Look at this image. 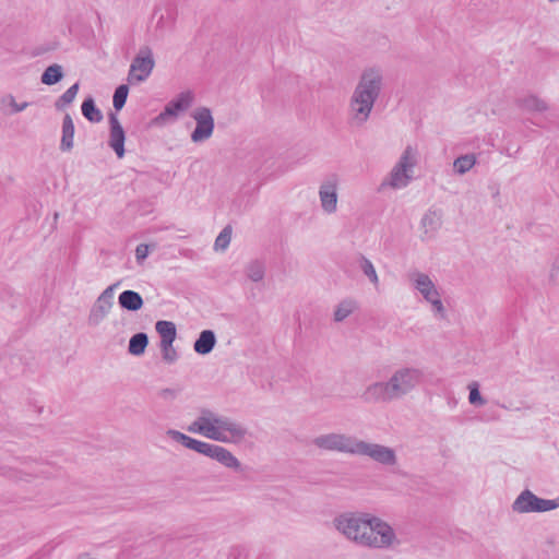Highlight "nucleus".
<instances>
[{
	"mask_svg": "<svg viewBox=\"0 0 559 559\" xmlns=\"http://www.w3.org/2000/svg\"><path fill=\"white\" fill-rule=\"evenodd\" d=\"M334 523L349 540L364 547L385 548L395 538L393 528L386 522L367 513L343 514Z\"/></svg>",
	"mask_w": 559,
	"mask_h": 559,
	"instance_id": "1",
	"label": "nucleus"
},
{
	"mask_svg": "<svg viewBox=\"0 0 559 559\" xmlns=\"http://www.w3.org/2000/svg\"><path fill=\"white\" fill-rule=\"evenodd\" d=\"M382 87L383 73L380 68L362 70L348 102V122L352 126L362 127L369 120Z\"/></svg>",
	"mask_w": 559,
	"mask_h": 559,
	"instance_id": "2",
	"label": "nucleus"
},
{
	"mask_svg": "<svg viewBox=\"0 0 559 559\" xmlns=\"http://www.w3.org/2000/svg\"><path fill=\"white\" fill-rule=\"evenodd\" d=\"M423 378L424 372L419 368H397L388 380L394 400L403 399L413 392L421 383Z\"/></svg>",
	"mask_w": 559,
	"mask_h": 559,
	"instance_id": "3",
	"label": "nucleus"
},
{
	"mask_svg": "<svg viewBox=\"0 0 559 559\" xmlns=\"http://www.w3.org/2000/svg\"><path fill=\"white\" fill-rule=\"evenodd\" d=\"M360 439L343 432H329L314 437L311 443L320 450L357 455Z\"/></svg>",
	"mask_w": 559,
	"mask_h": 559,
	"instance_id": "4",
	"label": "nucleus"
},
{
	"mask_svg": "<svg viewBox=\"0 0 559 559\" xmlns=\"http://www.w3.org/2000/svg\"><path fill=\"white\" fill-rule=\"evenodd\" d=\"M248 435V430L239 423L228 417L212 415V440L238 444Z\"/></svg>",
	"mask_w": 559,
	"mask_h": 559,
	"instance_id": "5",
	"label": "nucleus"
},
{
	"mask_svg": "<svg viewBox=\"0 0 559 559\" xmlns=\"http://www.w3.org/2000/svg\"><path fill=\"white\" fill-rule=\"evenodd\" d=\"M154 67L155 60L152 49L148 46H142L131 62L128 82L132 84L134 82L145 81L152 73Z\"/></svg>",
	"mask_w": 559,
	"mask_h": 559,
	"instance_id": "6",
	"label": "nucleus"
},
{
	"mask_svg": "<svg viewBox=\"0 0 559 559\" xmlns=\"http://www.w3.org/2000/svg\"><path fill=\"white\" fill-rule=\"evenodd\" d=\"M358 445L357 455L367 456L383 466H394L397 464V455L393 448L380 443L367 442L361 439Z\"/></svg>",
	"mask_w": 559,
	"mask_h": 559,
	"instance_id": "7",
	"label": "nucleus"
},
{
	"mask_svg": "<svg viewBox=\"0 0 559 559\" xmlns=\"http://www.w3.org/2000/svg\"><path fill=\"white\" fill-rule=\"evenodd\" d=\"M193 102V95L190 91L181 92L176 98L171 99L164 110L154 118V123L163 124L168 120H175L179 114L186 111Z\"/></svg>",
	"mask_w": 559,
	"mask_h": 559,
	"instance_id": "8",
	"label": "nucleus"
},
{
	"mask_svg": "<svg viewBox=\"0 0 559 559\" xmlns=\"http://www.w3.org/2000/svg\"><path fill=\"white\" fill-rule=\"evenodd\" d=\"M360 399L366 404L391 403L394 396L388 381H376L367 385Z\"/></svg>",
	"mask_w": 559,
	"mask_h": 559,
	"instance_id": "9",
	"label": "nucleus"
},
{
	"mask_svg": "<svg viewBox=\"0 0 559 559\" xmlns=\"http://www.w3.org/2000/svg\"><path fill=\"white\" fill-rule=\"evenodd\" d=\"M337 180L336 178H331L321 183L319 189V198L321 202L322 210L332 214L337 209Z\"/></svg>",
	"mask_w": 559,
	"mask_h": 559,
	"instance_id": "10",
	"label": "nucleus"
},
{
	"mask_svg": "<svg viewBox=\"0 0 559 559\" xmlns=\"http://www.w3.org/2000/svg\"><path fill=\"white\" fill-rule=\"evenodd\" d=\"M109 126H110V133H109V146L115 151L116 155L119 158H122L124 156V141H126V133L121 126V123L118 120V117L116 114L110 112L109 114Z\"/></svg>",
	"mask_w": 559,
	"mask_h": 559,
	"instance_id": "11",
	"label": "nucleus"
},
{
	"mask_svg": "<svg viewBox=\"0 0 559 559\" xmlns=\"http://www.w3.org/2000/svg\"><path fill=\"white\" fill-rule=\"evenodd\" d=\"M167 436L187 449L193 450V451L201 453L205 456H210V443L193 439V438H191L178 430H175V429L167 430Z\"/></svg>",
	"mask_w": 559,
	"mask_h": 559,
	"instance_id": "12",
	"label": "nucleus"
},
{
	"mask_svg": "<svg viewBox=\"0 0 559 559\" xmlns=\"http://www.w3.org/2000/svg\"><path fill=\"white\" fill-rule=\"evenodd\" d=\"M409 278L413 282L414 288L423 295L426 301L439 293L429 275L425 273L414 272L409 274Z\"/></svg>",
	"mask_w": 559,
	"mask_h": 559,
	"instance_id": "13",
	"label": "nucleus"
},
{
	"mask_svg": "<svg viewBox=\"0 0 559 559\" xmlns=\"http://www.w3.org/2000/svg\"><path fill=\"white\" fill-rule=\"evenodd\" d=\"M212 460L217 461L224 467L234 472H241L240 461L227 449L221 445L212 444Z\"/></svg>",
	"mask_w": 559,
	"mask_h": 559,
	"instance_id": "14",
	"label": "nucleus"
},
{
	"mask_svg": "<svg viewBox=\"0 0 559 559\" xmlns=\"http://www.w3.org/2000/svg\"><path fill=\"white\" fill-rule=\"evenodd\" d=\"M197 128L191 134L193 142H199L210 136V108L203 107L193 115Z\"/></svg>",
	"mask_w": 559,
	"mask_h": 559,
	"instance_id": "15",
	"label": "nucleus"
},
{
	"mask_svg": "<svg viewBox=\"0 0 559 559\" xmlns=\"http://www.w3.org/2000/svg\"><path fill=\"white\" fill-rule=\"evenodd\" d=\"M412 178L413 174L411 171L395 164L383 185L390 186L393 189H401L405 188Z\"/></svg>",
	"mask_w": 559,
	"mask_h": 559,
	"instance_id": "16",
	"label": "nucleus"
},
{
	"mask_svg": "<svg viewBox=\"0 0 559 559\" xmlns=\"http://www.w3.org/2000/svg\"><path fill=\"white\" fill-rule=\"evenodd\" d=\"M118 302L122 309L128 311H138L144 305L142 296L131 289L123 290L118 297Z\"/></svg>",
	"mask_w": 559,
	"mask_h": 559,
	"instance_id": "17",
	"label": "nucleus"
},
{
	"mask_svg": "<svg viewBox=\"0 0 559 559\" xmlns=\"http://www.w3.org/2000/svg\"><path fill=\"white\" fill-rule=\"evenodd\" d=\"M112 306L97 297L88 314V324L92 326L98 325L107 317Z\"/></svg>",
	"mask_w": 559,
	"mask_h": 559,
	"instance_id": "18",
	"label": "nucleus"
},
{
	"mask_svg": "<svg viewBox=\"0 0 559 559\" xmlns=\"http://www.w3.org/2000/svg\"><path fill=\"white\" fill-rule=\"evenodd\" d=\"M74 138V123L69 114H66L62 120V136L60 142V150L62 152H70L73 148Z\"/></svg>",
	"mask_w": 559,
	"mask_h": 559,
	"instance_id": "19",
	"label": "nucleus"
},
{
	"mask_svg": "<svg viewBox=\"0 0 559 559\" xmlns=\"http://www.w3.org/2000/svg\"><path fill=\"white\" fill-rule=\"evenodd\" d=\"M442 224V214L437 210H428L421 218V226L426 234L436 233Z\"/></svg>",
	"mask_w": 559,
	"mask_h": 559,
	"instance_id": "20",
	"label": "nucleus"
},
{
	"mask_svg": "<svg viewBox=\"0 0 559 559\" xmlns=\"http://www.w3.org/2000/svg\"><path fill=\"white\" fill-rule=\"evenodd\" d=\"M148 345V336L144 332H139L131 336L128 345V350L133 356H141L144 354Z\"/></svg>",
	"mask_w": 559,
	"mask_h": 559,
	"instance_id": "21",
	"label": "nucleus"
},
{
	"mask_svg": "<svg viewBox=\"0 0 559 559\" xmlns=\"http://www.w3.org/2000/svg\"><path fill=\"white\" fill-rule=\"evenodd\" d=\"M418 151L412 145H407L403 151L399 162L396 163L401 167L407 169L413 174L414 167L417 165Z\"/></svg>",
	"mask_w": 559,
	"mask_h": 559,
	"instance_id": "22",
	"label": "nucleus"
},
{
	"mask_svg": "<svg viewBox=\"0 0 559 559\" xmlns=\"http://www.w3.org/2000/svg\"><path fill=\"white\" fill-rule=\"evenodd\" d=\"M82 115L91 122H100L103 120L102 111L96 107L93 97H87L81 106Z\"/></svg>",
	"mask_w": 559,
	"mask_h": 559,
	"instance_id": "23",
	"label": "nucleus"
},
{
	"mask_svg": "<svg viewBox=\"0 0 559 559\" xmlns=\"http://www.w3.org/2000/svg\"><path fill=\"white\" fill-rule=\"evenodd\" d=\"M246 276L252 282H261L265 275V264L260 260H252L245 266Z\"/></svg>",
	"mask_w": 559,
	"mask_h": 559,
	"instance_id": "24",
	"label": "nucleus"
},
{
	"mask_svg": "<svg viewBox=\"0 0 559 559\" xmlns=\"http://www.w3.org/2000/svg\"><path fill=\"white\" fill-rule=\"evenodd\" d=\"M187 430L210 438V412L204 411L201 417L188 426Z\"/></svg>",
	"mask_w": 559,
	"mask_h": 559,
	"instance_id": "25",
	"label": "nucleus"
},
{
	"mask_svg": "<svg viewBox=\"0 0 559 559\" xmlns=\"http://www.w3.org/2000/svg\"><path fill=\"white\" fill-rule=\"evenodd\" d=\"M476 164L475 154L461 155L453 162V170L457 175H464L471 170Z\"/></svg>",
	"mask_w": 559,
	"mask_h": 559,
	"instance_id": "26",
	"label": "nucleus"
},
{
	"mask_svg": "<svg viewBox=\"0 0 559 559\" xmlns=\"http://www.w3.org/2000/svg\"><path fill=\"white\" fill-rule=\"evenodd\" d=\"M155 328L160 336V342L175 341L177 330L174 322L160 320L156 322Z\"/></svg>",
	"mask_w": 559,
	"mask_h": 559,
	"instance_id": "27",
	"label": "nucleus"
},
{
	"mask_svg": "<svg viewBox=\"0 0 559 559\" xmlns=\"http://www.w3.org/2000/svg\"><path fill=\"white\" fill-rule=\"evenodd\" d=\"M519 105L526 111L543 112L548 108L547 104L543 99L537 98L536 96L524 97L519 100Z\"/></svg>",
	"mask_w": 559,
	"mask_h": 559,
	"instance_id": "28",
	"label": "nucleus"
},
{
	"mask_svg": "<svg viewBox=\"0 0 559 559\" xmlns=\"http://www.w3.org/2000/svg\"><path fill=\"white\" fill-rule=\"evenodd\" d=\"M357 308L356 301L352 299L342 300L335 308L334 321H344Z\"/></svg>",
	"mask_w": 559,
	"mask_h": 559,
	"instance_id": "29",
	"label": "nucleus"
},
{
	"mask_svg": "<svg viewBox=\"0 0 559 559\" xmlns=\"http://www.w3.org/2000/svg\"><path fill=\"white\" fill-rule=\"evenodd\" d=\"M63 76L62 68L59 64L49 66L41 74V82L46 85H53L61 81Z\"/></svg>",
	"mask_w": 559,
	"mask_h": 559,
	"instance_id": "30",
	"label": "nucleus"
},
{
	"mask_svg": "<svg viewBox=\"0 0 559 559\" xmlns=\"http://www.w3.org/2000/svg\"><path fill=\"white\" fill-rule=\"evenodd\" d=\"M359 267L361 272L368 277V280L377 288L379 286V277L372 262L365 255L359 257Z\"/></svg>",
	"mask_w": 559,
	"mask_h": 559,
	"instance_id": "31",
	"label": "nucleus"
},
{
	"mask_svg": "<svg viewBox=\"0 0 559 559\" xmlns=\"http://www.w3.org/2000/svg\"><path fill=\"white\" fill-rule=\"evenodd\" d=\"M79 92V83H74L70 86L55 103L57 110H63L66 106L70 105Z\"/></svg>",
	"mask_w": 559,
	"mask_h": 559,
	"instance_id": "32",
	"label": "nucleus"
},
{
	"mask_svg": "<svg viewBox=\"0 0 559 559\" xmlns=\"http://www.w3.org/2000/svg\"><path fill=\"white\" fill-rule=\"evenodd\" d=\"M231 233L233 228L230 225L225 226V228L219 233L214 243V249L216 251H224L229 246L231 240Z\"/></svg>",
	"mask_w": 559,
	"mask_h": 559,
	"instance_id": "33",
	"label": "nucleus"
},
{
	"mask_svg": "<svg viewBox=\"0 0 559 559\" xmlns=\"http://www.w3.org/2000/svg\"><path fill=\"white\" fill-rule=\"evenodd\" d=\"M128 93H129V87L126 84H121L116 88V91L114 93L112 104H114V108L117 111L121 110L123 108V106L126 105Z\"/></svg>",
	"mask_w": 559,
	"mask_h": 559,
	"instance_id": "34",
	"label": "nucleus"
},
{
	"mask_svg": "<svg viewBox=\"0 0 559 559\" xmlns=\"http://www.w3.org/2000/svg\"><path fill=\"white\" fill-rule=\"evenodd\" d=\"M194 350L202 355L210 353V330L201 332L200 337L194 343Z\"/></svg>",
	"mask_w": 559,
	"mask_h": 559,
	"instance_id": "35",
	"label": "nucleus"
},
{
	"mask_svg": "<svg viewBox=\"0 0 559 559\" xmlns=\"http://www.w3.org/2000/svg\"><path fill=\"white\" fill-rule=\"evenodd\" d=\"M174 341L160 342L162 357L167 364H173L177 360L178 354L173 346Z\"/></svg>",
	"mask_w": 559,
	"mask_h": 559,
	"instance_id": "36",
	"label": "nucleus"
},
{
	"mask_svg": "<svg viewBox=\"0 0 559 559\" xmlns=\"http://www.w3.org/2000/svg\"><path fill=\"white\" fill-rule=\"evenodd\" d=\"M468 389H469L468 401L471 404L481 406L486 403V401L480 395L477 382H472L468 385Z\"/></svg>",
	"mask_w": 559,
	"mask_h": 559,
	"instance_id": "37",
	"label": "nucleus"
},
{
	"mask_svg": "<svg viewBox=\"0 0 559 559\" xmlns=\"http://www.w3.org/2000/svg\"><path fill=\"white\" fill-rule=\"evenodd\" d=\"M429 304H431L432 309L436 313L440 314L441 318L445 317V310L444 306L441 301L440 294L438 293L435 295L430 300H427Z\"/></svg>",
	"mask_w": 559,
	"mask_h": 559,
	"instance_id": "38",
	"label": "nucleus"
},
{
	"mask_svg": "<svg viewBox=\"0 0 559 559\" xmlns=\"http://www.w3.org/2000/svg\"><path fill=\"white\" fill-rule=\"evenodd\" d=\"M119 286V283H115L110 286H108L99 296L98 298H100L102 300L104 301H107L111 305H114V294H115V289Z\"/></svg>",
	"mask_w": 559,
	"mask_h": 559,
	"instance_id": "39",
	"label": "nucleus"
},
{
	"mask_svg": "<svg viewBox=\"0 0 559 559\" xmlns=\"http://www.w3.org/2000/svg\"><path fill=\"white\" fill-rule=\"evenodd\" d=\"M9 105L12 107L13 112H21L28 107V103L24 102L22 104H17L15 98L12 95L8 96Z\"/></svg>",
	"mask_w": 559,
	"mask_h": 559,
	"instance_id": "40",
	"label": "nucleus"
},
{
	"mask_svg": "<svg viewBox=\"0 0 559 559\" xmlns=\"http://www.w3.org/2000/svg\"><path fill=\"white\" fill-rule=\"evenodd\" d=\"M148 255V246L144 243H140L135 249V257L138 261H142L146 259Z\"/></svg>",
	"mask_w": 559,
	"mask_h": 559,
	"instance_id": "41",
	"label": "nucleus"
},
{
	"mask_svg": "<svg viewBox=\"0 0 559 559\" xmlns=\"http://www.w3.org/2000/svg\"><path fill=\"white\" fill-rule=\"evenodd\" d=\"M178 394V391L175 389H163L158 392L159 397L163 400H174Z\"/></svg>",
	"mask_w": 559,
	"mask_h": 559,
	"instance_id": "42",
	"label": "nucleus"
},
{
	"mask_svg": "<svg viewBox=\"0 0 559 559\" xmlns=\"http://www.w3.org/2000/svg\"><path fill=\"white\" fill-rule=\"evenodd\" d=\"M76 559H97L95 557H93L91 554L88 552H82L78 556Z\"/></svg>",
	"mask_w": 559,
	"mask_h": 559,
	"instance_id": "43",
	"label": "nucleus"
},
{
	"mask_svg": "<svg viewBox=\"0 0 559 559\" xmlns=\"http://www.w3.org/2000/svg\"><path fill=\"white\" fill-rule=\"evenodd\" d=\"M11 473H12L11 477H13L14 479H16V480L23 479L21 472L12 471Z\"/></svg>",
	"mask_w": 559,
	"mask_h": 559,
	"instance_id": "44",
	"label": "nucleus"
},
{
	"mask_svg": "<svg viewBox=\"0 0 559 559\" xmlns=\"http://www.w3.org/2000/svg\"><path fill=\"white\" fill-rule=\"evenodd\" d=\"M215 343H216L215 335L212 332V348L215 346Z\"/></svg>",
	"mask_w": 559,
	"mask_h": 559,
	"instance_id": "45",
	"label": "nucleus"
},
{
	"mask_svg": "<svg viewBox=\"0 0 559 559\" xmlns=\"http://www.w3.org/2000/svg\"><path fill=\"white\" fill-rule=\"evenodd\" d=\"M163 19H164V17H163V16H160V19L158 20V22H157V27H159V25L162 24Z\"/></svg>",
	"mask_w": 559,
	"mask_h": 559,
	"instance_id": "46",
	"label": "nucleus"
},
{
	"mask_svg": "<svg viewBox=\"0 0 559 559\" xmlns=\"http://www.w3.org/2000/svg\"><path fill=\"white\" fill-rule=\"evenodd\" d=\"M211 126H212V129H213V128H214V121H213V120H212V122H211Z\"/></svg>",
	"mask_w": 559,
	"mask_h": 559,
	"instance_id": "47",
	"label": "nucleus"
}]
</instances>
